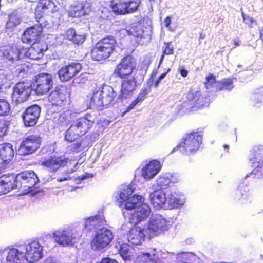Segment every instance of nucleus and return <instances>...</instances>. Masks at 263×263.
Listing matches in <instances>:
<instances>
[{
  "label": "nucleus",
  "mask_w": 263,
  "mask_h": 263,
  "mask_svg": "<svg viewBox=\"0 0 263 263\" xmlns=\"http://www.w3.org/2000/svg\"><path fill=\"white\" fill-rule=\"evenodd\" d=\"M195 255L191 252H181L177 255V260L180 262H187V261H193L195 259Z\"/></svg>",
  "instance_id": "41"
},
{
  "label": "nucleus",
  "mask_w": 263,
  "mask_h": 263,
  "mask_svg": "<svg viewBox=\"0 0 263 263\" xmlns=\"http://www.w3.org/2000/svg\"><path fill=\"white\" fill-rule=\"evenodd\" d=\"M96 120L94 114H86L84 117L77 119L71 125L72 129H76L78 133L83 136L92 127Z\"/></svg>",
  "instance_id": "15"
},
{
  "label": "nucleus",
  "mask_w": 263,
  "mask_h": 263,
  "mask_svg": "<svg viewBox=\"0 0 263 263\" xmlns=\"http://www.w3.org/2000/svg\"><path fill=\"white\" fill-rule=\"evenodd\" d=\"M183 139L177 148L182 154L190 155L198 149L202 137L197 133H192L186 135Z\"/></svg>",
  "instance_id": "5"
},
{
  "label": "nucleus",
  "mask_w": 263,
  "mask_h": 263,
  "mask_svg": "<svg viewBox=\"0 0 263 263\" xmlns=\"http://www.w3.org/2000/svg\"><path fill=\"white\" fill-rule=\"evenodd\" d=\"M57 11V7L52 0H42L37 5L35 12V17L39 25H42V21L44 16L53 13Z\"/></svg>",
  "instance_id": "19"
},
{
  "label": "nucleus",
  "mask_w": 263,
  "mask_h": 263,
  "mask_svg": "<svg viewBox=\"0 0 263 263\" xmlns=\"http://www.w3.org/2000/svg\"><path fill=\"white\" fill-rule=\"evenodd\" d=\"M134 189L127 185H122L118 191L116 198L120 206L123 205L126 210H131L134 206L143 202V197L134 195Z\"/></svg>",
  "instance_id": "3"
},
{
  "label": "nucleus",
  "mask_w": 263,
  "mask_h": 263,
  "mask_svg": "<svg viewBox=\"0 0 263 263\" xmlns=\"http://www.w3.org/2000/svg\"><path fill=\"white\" fill-rule=\"evenodd\" d=\"M136 63L135 59L128 55L124 58L119 64L114 71V74L120 78H125L132 76L134 69H135Z\"/></svg>",
  "instance_id": "13"
},
{
  "label": "nucleus",
  "mask_w": 263,
  "mask_h": 263,
  "mask_svg": "<svg viewBox=\"0 0 263 263\" xmlns=\"http://www.w3.org/2000/svg\"><path fill=\"white\" fill-rule=\"evenodd\" d=\"M170 71V69H168L166 72L161 74V76L159 77L158 79L156 81V82L155 83V86L156 87H157L158 86V85H159V83L161 82V80L165 78V77L166 76L167 73Z\"/></svg>",
  "instance_id": "54"
},
{
  "label": "nucleus",
  "mask_w": 263,
  "mask_h": 263,
  "mask_svg": "<svg viewBox=\"0 0 263 263\" xmlns=\"http://www.w3.org/2000/svg\"><path fill=\"white\" fill-rule=\"evenodd\" d=\"M116 97L117 93L112 87L103 85L101 90L97 91L93 94L91 104L97 107H102L112 103Z\"/></svg>",
  "instance_id": "4"
},
{
  "label": "nucleus",
  "mask_w": 263,
  "mask_h": 263,
  "mask_svg": "<svg viewBox=\"0 0 263 263\" xmlns=\"http://www.w3.org/2000/svg\"><path fill=\"white\" fill-rule=\"evenodd\" d=\"M25 258L29 263H35L43 256V247L36 241H32L24 246Z\"/></svg>",
  "instance_id": "12"
},
{
  "label": "nucleus",
  "mask_w": 263,
  "mask_h": 263,
  "mask_svg": "<svg viewBox=\"0 0 263 263\" xmlns=\"http://www.w3.org/2000/svg\"><path fill=\"white\" fill-rule=\"evenodd\" d=\"M144 230L138 226L132 228L127 234L128 242L135 245L141 244L144 240Z\"/></svg>",
  "instance_id": "30"
},
{
  "label": "nucleus",
  "mask_w": 263,
  "mask_h": 263,
  "mask_svg": "<svg viewBox=\"0 0 263 263\" xmlns=\"http://www.w3.org/2000/svg\"><path fill=\"white\" fill-rule=\"evenodd\" d=\"M188 99L192 102L191 104L197 108H200L208 104V98L200 91L190 93Z\"/></svg>",
  "instance_id": "34"
},
{
  "label": "nucleus",
  "mask_w": 263,
  "mask_h": 263,
  "mask_svg": "<svg viewBox=\"0 0 263 263\" xmlns=\"http://www.w3.org/2000/svg\"><path fill=\"white\" fill-rule=\"evenodd\" d=\"M14 150L10 143L0 144V163H8L14 156Z\"/></svg>",
  "instance_id": "31"
},
{
  "label": "nucleus",
  "mask_w": 263,
  "mask_h": 263,
  "mask_svg": "<svg viewBox=\"0 0 263 263\" xmlns=\"http://www.w3.org/2000/svg\"><path fill=\"white\" fill-rule=\"evenodd\" d=\"M128 34L136 37H142L144 34L143 25L141 23H135L129 30H126Z\"/></svg>",
  "instance_id": "40"
},
{
  "label": "nucleus",
  "mask_w": 263,
  "mask_h": 263,
  "mask_svg": "<svg viewBox=\"0 0 263 263\" xmlns=\"http://www.w3.org/2000/svg\"><path fill=\"white\" fill-rule=\"evenodd\" d=\"M179 71L182 77H186L187 76L188 71L185 69L183 67L180 68Z\"/></svg>",
  "instance_id": "62"
},
{
  "label": "nucleus",
  "mask_w": 263,
  "mask_h": 263,
  "mask_svg": "<svg viewBox=\"0 0 263 263\" xmlns=\"http://www.w3.org/2000/svg\"><path fill=\"white\" fill-rule=\"evenodd\" d=\"M134 210V212L131 213L129 218L130 223L134 224H137L140 222L147 218L150 215L151 210L149 205L144 203V198L143 202L134 206L131 210Z\"/></svg>",
  "instance_id": "17"
},
{
  "label": "nucleus",
  "mask_w": 263,
  "mask_h": 263,
  "mask_svg": "<svg viewBox=\"0 0 263 263\" xmlns=\"http://www.w3.org/2000/svg\"><path fill=\"white\" fill-rule=\"evenodd\" d=\"M40 137L37 135L28 136L21 144L18 153L20 155H29L35 152L40 146Z\"/></svg>",
  "instance_id": "20"
},
{
  "label": "nucleus",
  "mask_w": 263,
  "mask_h": 263,
  "mask_svg": "<svg viewBox=\"0 0 263 263\" xmlns=\"http://www.w3.org/2000/svg\"><path fill=\"white\" fill-rule=\"evenodd\" d=\"M33 90L31 85L25 82L17 83L13 88L12 100L16 104L26 101Z\"/></svg>",
  "instance_id": "14"
},
{
  "label": "nucleus",
  "mask_w": 263,
  "mask_h": 263,
  "mask_svg": "<svg viewBox=\"0 0 263 263\" xmlns=\"http://www.w3.org/2000/svg\"><path fill=\"white\" fill-rule=\"evenodd\" d=\"M80 64L72 63L60 69L58 75L61 81H67L74 77L81 70Z\"/></svg>",
  "instance_id": "22"
},
{
  "label": "nucleus",
  "mask_w": 263,
  "mask_h": 263,
  "mask_svg": "<svg viewBox=\"0 0 263 263\" xmlns=\"http://www.w3.org/2000/svg\"><path fill=\"white\" fill-rule=\"evenodd\" d=\"M67 164H72V161L65 157H51L42 162V165L46 167L49 172H55Z\"/></svg>",
  "instance_id": "21"
},
{
  "label": "nucleus",
  "mask_w": 263,
  "mask_h": 263,
  "mask_svg": "<svg viewBox=\"0 0 263 263\" xmlns=\"http://www.w3.org/2000/svg\"><path fill=\"white\" fill-rule=\"evenodd\" d=\"M0 181L4 184L10 191L18 189L23 192H30L39 181L37 175L32 171L23 172L15 177L12 174L5 175L0 177Z\"/></svg>",
  "instance_id": "1"
},
{
  "label": "nucleus",
  "mask_w": 263,
  "mask_h": 263,
  "mask_svg": "<svg viewBox=\"0 0 263 263\" xmlns=\"http://www.w3.org/2000/svg\"><path fill=\"white\" fill-rule=\"evenodd\" d=\"M161 165L156 160L151 161L142 168V176L146 180L153 178L160 171Z\"/></svg>",
  "instance_id": "27"
},
{
  "label": "nucleus",
  "mask_w": 263,
  "mask_h": 263,
  "mask_svg": "<svg viewBox=\"0 0 263 263\" xmlns=\"http://www.w3.org/2000/svg\"><path fill=\"white\" fill-rule=\"evenodd\" d=\"M100 263H118L117 261L110 258H104L101 261Z\"/></svg>",
  "instance_id": "58"
},
{
  "label": "nucleus",
  "mask_w": 263,
  "mask_h": 263,
  "mask_svg": "<svg viewBox=\"0 0 263 263\" xmlns=\"http://www.w3.org/2000/svg\"><path fill=\"white\" fill-rule=\"evenodd\" d=\"M24 245L0 249V263H3V253L7 251L6 263H24L26 261Z\"/></svg>",
  "instance_id": "8"
},
{
  "label": "nucleus",
  "mask_w": 263,
  "mask_h": 263,
  "mask_svg": "<svg viewBox=\"0 0 263 263\" xmlns=\"http://www.w3.org/2000/svg\"><path fill=\"white\" fill-rule=\"evenodd\" d=\"M113 238L112 232L106 228H98L91 241V247L95 250H101L106 247Z\"/></svg>",
  "instance_id": "6"
},
{
  "label": "nucleus",
  "mask_w": 263,
  "mask_h": 263,
  "mask_svg": "<svg viewBox=\"0 0 263 263\" xmlns=\"http://www.w3.org/2000/svg\"><path fill=\"white\" fill-rule=\"evenodd\" d=\"M119 253L125 260H131L136 256V253L134 249L126 243H123L121 245Z\"/></svg>",
  "instance_id": "38"
},
{
  "label": "nucleus",
  "mask_w": 263,
  "mask_h": 263,
  "mask_svg": "<svg viewBox=\"0 0 263 263\" xmlns=\"http://www.w3.org/2000/svg\"><path fill=\"white\" fill-rule=\"evenodd\" d=\"M179 179L175 178L174 179V176L170 173H162L156 180V182L158 187L161 190H163L165 191L167 190V187L171 182H178Z\"/></svg>",
  "instance_id": "36"
},
{
  "label": "nucleus",
  "mask_w": 263,
  "mask_h": 263,
  "mask_svg": "<svg viewBox=\"0 0 263 263\" xmlns=\"http://www.w3.org/2000/svg\"><path fill=\"white\" fill-rule=\"evenodd\" d=\"M105 222L103 216L101 214L89 217L86 219L85 228L88 230H92L95 228L98 229L99 227Z\"/></svg>",
  "instance_id": "37"
},
{
  "label": "nucleus",
  "mask_w": 263,
  "mask_h": 263,
  "mask_svg": "<svg viewBox=\"0 0 263 263\" xmlns=\"http://www.w3.org/2000/svg\"><path fill=\"white\" fill-rule=\"evenodd\" d=\"M44 263H58L55 259H54L53 257H49L47 258H46L44 261Z\"/></svg>",
  "instance_id": "61"
},
{
  "label": "nucleus",
  "mask_w": 263,
  "mask_h": 263,
  "mask_svg": "<svg viewBox=\"0 0 263 263\" xmlns=\"http://www.w3.org/2000/svg\"><path fill=\"white\" fill-rule=\"evenodd\" d=\"M248 189L247 186H239L238 190L235 193V199H240V197L243 198L247 195Z\"/></svg>",
  "instance_id": "48"
},
{
  "label": "nucleus",
  "mask_w": 263,
  "mask_h": 263,
  "mask_svg": "<svg viewBox=\"0 0 263 263\" xmlns=\"http://www.w3.org/2000/svg\"><path fill=\"white\" fill-rule=\"evenodd\" d=\"M9 191L7 189L4 184H2L0 181V196L8 193Z\"/></svg>",
  "instance_id": "56"
},
{
  "label": "nucleus",
  "mask_w": 263,
  "mask_h": 263,
  "mask_svg": "<svg viewBox=\"0 0 263 263\" xmlns=\"http://www.w3.org/2000/svg\"><path fill=\"white\" fill-rule=\"evenodd\" d=\"M164 255H165L164 253L162 254L161 252H157L156 249H154L152 253H143L140 255H138L137 259L144 262L151 260L155 263H164Z\"/></svg>",
  "instance_id": "32"
},
{
  "label": "nucleus",
  "mask_w": 263,
  "mask_h": 263,
  "mask_svg": "<svg viewBox=\"0 0 263 263\" xmlns=\"http://www.w3.org/2000/svg\"><path fill=\"white\" fill-rule=\"evenodd\" d=\"M218 90L223 89L231 90L233 87V81L231 79H223L222 81L218 82Z\"/></svg>",
  "instance_id": "44"
},
{
  "label": "nucleus",
  "mask_w": 263,
  "mask_h": 263,
  "mask_svg": "<svg viewBox=\"0 0 263 263\" xmlns=\"http://www.w3.org/2000/svg\"><path fill=\"white\" fill-rule=\"evenodd\" d=\"M165 44H166V47H165V49H164V51H163V55L161 56V59H160V62H159V65L162 62L164 57V54L168 55V54H172L173 53L174 47L172 45L171 43H168Z\"/></svg>",
  "instance_id": "49"
},
{
  "label": "nucleus",
  "mask_w": 263,
  "mask_h": 263,
  "mask_svg": "<svg viewBox=\"0 0 263 263\" xmlns=\"http://www.w3.org/2000/svg\"><path fill=\"white\" fill-rule=\"evenodd\" d=\"M89 146V140L85 139L79 142H77L72 147L74 152L78 153L80 152Z\"/></svg>",
  "instance_id": "43"
},
{
  "label": "nucleus",
  "mask_w": 263,
  "mask_h": 263,
  "mask_svg": "<svg viewBox=\"0 0 263 263\" xmlns=\"http://www.w3.org/2000/svg\"><path fill=\"white\" fill-rule=\"evenodd\" d=\"M121 94L120 97L126 98L129 96L136 87V81L133 76L122 78Z\"/></svg>",
  "instance_id": "28"
},
{
  "label": "nucleus",
  "mask_w": 263,
  "mask_h": 263,
  "mask_svg": "<svg viewBox=\"0 0 263 263\" xmlns=\"http://www.w3.org/2000/svg\"><path fill=\"white\" fill-rule=\"evenodd\" d=\"M218 82L216 81L215 77L213 74H209L206 78V81L204 82V85L206 89H210L212 88H215L218 90Z\"/></svg>",
  "instance_id": "42"
},
{
  "label": "nucleus",
  "mask_w": 263,
  "mask_h": 263,
  "mask_svg": "<svg viewBox=\"0 0 263 263\" xmlns=\"http://www.w3.org/2000/svg\"><path fill=\"white\" fill-rule=\"evenodd\" d=\"M242 16L245 24L252 26L254 23L253 20L249 16H245L243 13H242Z\"/></svg>",
  "instance_id": "52"
},
{
  "label": "nucleus",
  "mask_w": 263,
  "mask_h": 263,
  "mask_svg": "<svg viewBox=\"0 0 263 263\" xmlns=\"http://www.w3.org/2000/svg\"><path fill=\"white\" fill-rule=\"evenodd\" d=\"M10 110L9 103L4 99H0V116L7 115Z\"/></svg>",
  "instance_id": "46"
},
{
  "label": "nucleus",
  "mask_w": 263,
  "mask_h": 263,
  "mask_svg": "<svg viewBox=\"0 0 263 263\" xmlns=\"http://www.w3.org/2000/svg\"><path fill=\"white\" fill-rule=\"evenodd\" d=\"M166 203L171 208H177L183 204L184 201L180 195L175 191H167Z\"/></svg>",
  "instance_id": "35"
},
{
  "label": "nucleus",
  "mask_w": 263,
  "mask_h": 263,
  "mask_svg": "<svg viewBox=\"0 0 263 263\" xmlns=\"http://www.w3.org/2000/svg\"><path fill=\"white\" fill-rule=\"evenodd\" d=\"M168 223L162 215H152L148 223L147 231L151 235H158L167 231Z\"/></svg>",
  "instance_id": "7"
},
{
  "label": "nucleus",
  "mask_w": 263,
  "mask_h": 263,
  "mask_svg": "<svg viewBox=\"0 0 263 263\" xmlns=\"http://www.w3.org/2000/svg\"><path fill=\"white\" fill-rule=\"evenodd\" d=\"M140 0H112V9L117 14L133 13L137 10Z\"/></svg>",
  "instance_id": "10"
},
{
  "label": "nucleus",
  "mask_w": 263,
  "mask_h": 263,
  "mask_svg": "<svg viewBox=\"0 0 263 263\" xmlns=\"http://www.w3.org/2000/svg\"><path fill=\"white\" fill-rule=\"evenodd\" d=\"M68 114H69L68 112H64V113L61 114L60 115L59 118L58 119V120L59 121V122L61 123H63L65 121H66L68 118Z\"/></svg>",
  "instance_id": "55"
},
{
  "label": "nucleus",
  "mask_w": 263,
  "mask_h": 263,
  "mask_svg": "<svg viewBox=\"0 0 263 263\" xmlns=\"http://www.w3.org/2000/svg\"><path fill=\"white\" fill-rule=\"evenodd\" d=\"M147 95L145 93V92H143L141 91L139 95L138 96V97L137 98V100L140 102H142L143 100H144V99H145L146 96Z\"/></svg>",
  "instance_id": "59"
},
{
  "label": "nucleus",
  "mask_w": 263,
  "mask_h": 263,
  "mask_svg": "<svg viewBox=\"0 0 263 263\" xmlns=\"http://www.w3.org/2000/svg\"><path fill=\"white\" fill-rule=\"evenodd\" d=\"M52 76L49 73H40L36 77L35 81L31 85L32 89L37 94L47 93L53 86Z\"/></svg>",
  "instance_id": "11"
},
{
  "label": "nucleus",
  "mask_w": 263,
  "mask_h": 263,
  "mask_svg": "<svg viewBox=\"0 0 263 263\" xmlns=\"http://www.w3.org/2000/svg\"><path fill=\"white\" fill-rule=\"evenodd\" d=\"M90 11L89 4L87 3H81L71 6L70 10L69 11V13L71 16L77 17L86 15Z\"/></svg>",
  "instance_id": "33"
},
{
  "label": "nucleus",
  "mask_w": 263,
  "mask_h": 263,
  "mask_svg": "<svg viewBox=\"0 0 263 263\" xmlns=\"http://www.w3.org/2000/svg\"><path fill=\"white\" fill-rule=\"evenodd\" d=\"M3 57L10 63H16L18 65L20 59L21 58L22 51L14 47H7L1 50Z\"/></svg>",
  "instance_id": "29"
},
{
  "label": "nucleus",
  "mask_w": 263,
  "mask_h": 263,
  "mask_svg": "<svg viewBox=\"0 0 263 263\" xmlns=\"http://www.w3.org/2000/svg\"><path fill=\"white\" fill-rule=\"evenodd\" d=\"M20 23V19L15 13H13L9 15V21L7 23V25L9 27L15 26L18 25Z\"/></svg>",
  "instance_id": "47"
},
{
  "label": "nucleus",
  "mask_w": 263,
  "mask_h": 263,
  "mask_svg": "<svg viewBox=\"0 0 263 263\" xmlns=\"http://www.w3.org/2000/svg\"><path fill=\"white\" fill-rule=\"evenodd\" d=\"M147 95L145 93V92H143L141 91L139 95L138 96V97L137 98V100L140 102H142L143 100H144V99H145L146 96Z\"/></svg>",
  "instance_id": "60"
},
{
  "label": "nucleus",
  "mask_w": 263,
  "mask_h": 263,
  "mask_svg": "<svg viewBox=\"0 0 263 263\" xmlns=\"http://www.w3.org/2000/svg\"><path fill=\"white\" fill-rule=\"evenodd\" d=\"M71 178L70 177V175H67L66 177H64V176H63V177H59V178H58L57 179V181L58 182H62V181H64L70 180Z\"/></svg>",
  "instance_id": "64"
},
{
  "label": "nucleus",
  "mask_w": 263,
  "mask_h": 263,
  "mask_svg": "<svg viewBox=\"0 0 263 263\" xmlns=\"http://www.w3.org/2000/svg\"><path fill=\"white\" fill-rule=\"evenodd\" d=\"M167 191L157 189L149 194V198L153 206L159 209L163 208L166 203Z\"/></svg>",
  "instance_id": "26"
},
{
  "label": "nucleus",
  "mask_w": 263,
  "mask_h": 263,
  "mask_svg": "<svg viewBox=\"0 0 263 263\" xmlns=\"http://www.w3.org/2000/svg\"><path fill=\"white\" fill-rule=\"evenodd\" d=\"M55 241L63 246H72L80 238L78 232L74 229H66L55 231L53 234Z\"/></svg>",
  "instance_id": "9"
},
{
  "label": "nucleus",
  "mask_w": 263,
  "mask_h": 263,
  "mask_svg": "<svg viewBox=\"0 0 263 263\" xmlns=\"http://www.w3.org/2000/svg\"><path fill=\"white\" fill-rule=\"evenodd\" d=\"M47 49V46L44 43H33L30 48L23 49L24 55L32 60H38L43 55V52Z\"/></svg>",
  "instance_id": "24"
},
{
  "label": "nucleus",
  "mask_w": 263,
  "mask_h": 263,
  "mask_svg": "<svg viewBox=\"0 0 263 263\" xmlns=\"http://www.w3.org/2000/svg\"><path fill=\"white\" fill-rule=\"evenodd\" d=\"M42 29V26L38 24L27 28L22 37V42L28 44L36 43L35 41L41 35Z\"/></svg>",
  "instance_id": "25"
},
{
  "label": "nucleus",
  "mask_w": 263,
  "mask_h": 263,
  "mask_svg": "<svg viewBox=\"0 0 263 263\" xmlns=\"http://www.w3.org/2000/svg\"><path fill=\"white\" fill-rule=\"evenodd\" d=\"M139 102L136 99L134 101H133L132 103L128 106L126 110L122 113V116H123L126 112L129 111L131 109L134 108L135 106L139 103Z\"/></svg>",
  "instance_id": "51"
},
{
  "label": "nucleus",
  "mask_w": 263,
  "mask_h": 263,
  "mask_svg": "<svg viewBox=\"0 0 263 263\" xmlns=\"http://www.w3.org/2000/svg\"><path fill=\"white\" fill-rule=\"evenodd\" d=\"M40 112L41 108L37 105H34L27 108L22 116L25 125L26 126L35 125L37 123Z\"/></svg>",
  "instance_id": "23"
},
{
  "label": "nucleus",
  "mask_w": 263,
  "mask_h": 263,
  "mask_svg": "<svg viewBox=\"0 0 263 263\" xmlns=\"http://www.w3.org/2000/svg\"><path fill=\"white\" fill-rule=\"evenodd\" d=\"M116 41L112 36H108L99 41L91 50L92 59L101 61L107 59L114 52Z\"/></svg>",
  "instance_id": "2"
},
{
  "label": "nucleus",
  "mask_w": 263,
  "mask_h": 263,
  "mask_svg": "<svg viewBox=\"0 0 263 263\" xmlns=\"http://www.w3.org/2000/svg\"><path fill=\"white\" fill-rule=\"evenodd\" d=\"M7 130L6 122L4 120H0V137L5 135Z\"/></svg>",
  "instance_id": "50"
},
{
  "label": "nucleus",
  "mask_w": 263,
  "mask_h": 263,
  "mask_svg": "<svg viewBox=\"0 0 263 263\" xmlns=\"http://www.w3.org/2000/svg\"><path fill=\"white\" fill-rule=\"evenodd\" d=\"M251 99L254 100L255 102V100H257V102H261L262 99L261 95L259 94H253L251 97Z\"/></svg>",
  "instance_id": "57"
},
{
  "label": "nucleus",
  "mask_w": 263,
  "mask_h": 263,
  "mask_svg": "<svg viewBox=\"0 0 263 263\" xmlns=\"http://www.w3.org/2000/svg\"><path fill=\"white\" fill-rule=\"evenodd\" d=\"M171 23V18L170 16L166 17L164 21V24L165 27H168Z\"/></svg>",
  "instance_id": "63"
},
{
  "label": "nucleus",
  "mask_w": 263,
  "mask_h": 263,
  "mask_svg": "<svg viewBox=\"0 0 263 263\" xmlns=\"http://www.w3.org/2000/svg\"><path fill=\"white\" fill-rule=\"evenodd\" d=\"M7 79L3 73H0V89L7 83Z\"/></svg>",
  "instance_id": "53"
},
{
  "label": "nucleus",
  "mask_w": 263,
  "mask_h": 263,
  "mask_svg": "<svg viewBox=\"0 0 263 263\" xmlns=\"http://www.w3.org/2000/svg\"><path fill=\"white\" fill-rule=\"evenodd\" d=\"M66 37L76 44H82L85 40V36L84 34L77 33L72 28H70L67 31Z\"/></svg>",
  "instance_id": "39"
},
{
  "label": "nucleus",
  "mask_w": 263,
  "mask_h": 263,
  "mask_svg": "<svg viewBox=\"0 0 263 263\" xmlns=\"http://www.w3.org/2000/svg\"><path fill=\"white\" fill-rule=\"evenodd\" d=\"M72 126L70 125V127L67 129L65 139L66 141L69 142L73 141L76 140L78 136H81L80 134L77 133L76 129H72Z\"/></svg>",
  "instance_id": "45"
},
{
  "label": "nucleus",
  "mask_w": 263,
  "mask_h": 263,
  "mask_svg": "<svg viewBox=\"0 0 263 263\" xmlns=\"http://www.w3.org/2000/svg\"><path fill=\"white\" fill-rule=\"evenodd\" d=\"M65 89L61 86L56 87L48 96V101L52 104L54 111H60L64 108V101L66 99Z\"/></svg>",
  "instance_id": "18"
},
{
  "label": "nucleus",
  "mask_w": 263,
  "mask_h": 263,
  "mask_svg": "<svg viewBox=\"0 0 263 263\" xmlns=\"http://www.w3.org/2000/svg\"><path fill=\"white\" fill-rule=\"evenodd\" d=\"M254 168L251 175L260 178L263 177V146L255 147L252 157L250 158Z\"/></svg>",
  "instance_id": "16"
}]
</instances>
